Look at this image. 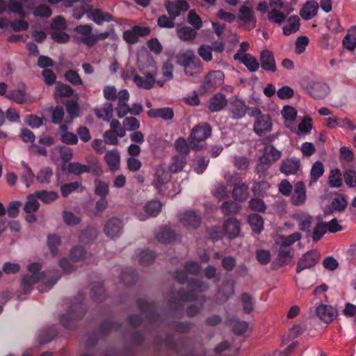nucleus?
I'll use <instances>...</instances> for the list:
<instances>
[{
  "mask_svg": "<svg viewBox=\"0 0 356 356\" xmlns=\"http://www.w3.org/2000/svg\"><path fill=\"white\" fill-rule=\"evenodd\" d=\"M41 264L38 262H33L28 266V270L31 273L24 275L22 279L21 284L25 291L29 290L32 285L43 281L49 287H52L58 280L60 276L57 270L49 272H40Z\"/></svg>",
  "mask_w": 356,
  "mask_h": 356,
  "instance_id": "1",
  "label": "nucleus"
},
{
  "mask_svg": "<svg viewBox=\"0 0 356 356\" xmlns=\"http://www.w3.org/2000/svg\"><path fill=\"white\" fill-rule=\"evenodd\" d=\"M75 299L76 302L68 308L67 313L60 318V324L67 330L74 329L76 321L82 318L86 312V306L83 302L84 294L79 293Z\"/></svg>",
  "mask_w": 356,
  "mask_h": 356,
  "instance_id": "2",
  "label": "nucleus"
},
{
  "mask_svg": "<svg viewBox=\"0 0 356 356\" xmlns=\"http://www.w3.org/2000/svg\"><path fill=\"white\" fill-rule=\"evenodd\" d=\"M136 303L140 312L145 315L149 329H156L164 323L163 315L156 312L157 305L155 301H149L144 298H138L136 300Z\"/></svg>",
  "mask_w": 356,
  "mask_h": 356,
  "instance_id": "3",
  "label": "nucleus"
},
{
  "mask_svg": "<svg viewBox=\"0 0 356 356\" xmlns=\"http://www.w3.org/2000/svg\"><path fill=\"white\" fill-rule=\"evenodd\" d=\"M74 31L81 35V36L78 38L79 41L88 47L95 46L98 40H106L109 35L108 32L92 34V27L89 24L76 26Z\"/></svg>",
  "mask_w": 356,
  "mask_h": 356,
  "instance_id": "4",
  "label": "nucleus"
},
{
  "mask_svg": "<svg viewBox=\"0 0 356 356\" xmlns=\"http://www.w3.org/2000/svg\"><path fill=\"white\" fill-rule=\"evenodd\" d=\"M122 323L118 321H111L104 320L99 325V334L97 332L92 333L86 340V346L92 347L95 346L100 338H106L112 331H118L121 329Z\"/></svg>",
  "mask_w": 356,
  "mask_h": 356,
  "instance_id": "5",
  "label": "nucleus"
},
{
  "mask_svg": "<svg viewBox=\"0 0 356 356\" xmlns=\"http://www.w3.org/2000/svg\"><path fill=\"white\" fill-rule=\"evenodd\" d=\"M211 131V127L207 122L200 123L194 127L188 138L191 148L195 150L201 149L203 146L200 143L210 137Z\"/></svg>",
  "mask_w": 356,
  "mask_h": 356,
  "instance_id": "6",
  "label": "nucleus"
},
{
  "mask_svg": "<svg viewBox=\"0 0 356 356\" xmlns=\"http://www.w3.org/2000/svg\"><path fill=\"white\" fill-rule=\"evenodd\" d=\"M176 57L177 64L184 67L185 74L190 76H195V73L191 70L200 67V60L195 56L194 52L187 50L185 52L179 53Z\"/></svg>",
  "mask_w": 356,
  "mask_h": 356,
  "instance_id": "7",
  "label": "nucleus"
},
{
  "mask_svg": "<svg viewBox=\"0 0 356 356\" xmlns=\"http://www.w3.org/2000/svg\"><path fill=\"white\" fill-rule=\"evenodd\" d=\"M224 73L220 70H213L209 72L204 77L199 92L204 94L208 92L214 91L218 87H220L224 82Z\"/></svg>",
  "mask_w": 356,
  "mask_h": 356,
  "instance_id": "8",
  "label": "nucleus"
},
{
  "mask_svg": "<svg viewBox=\"0 0 356 356\" xmlns=\"http://www.w3.org/2000/svg\"><path fill=\"white\" fill-rule=\"evenodd\" d=\"M197 298V296L194 290H185L181 288L171 294L168 302L172 312L175 313L180 307V302H194Z\"/></svg>",
  "mask_w": 356,
  "mask_h": 356,
  "instance_id": "9",
  "label": "nucleus"
},
{
  "mask_svg": "<svg viewBox=\"0 0 356 356\" xmlns=\"http://www.w3.org/2000/svg\"><path fill=\"white\" fill-rule=\"evenodd\" d=\"M188 338L181 337L175 340V336L173 333L169 332L165 334L163 340L165 346L170 350H175L176 353L180 356L188 355L189 351L186 348Z\"/></svg>",
  "mask_w": 356,
  "mask_h": 356,
  "instance_id": "10",
  "label": "nucleus"
},
{
  "mask_svg": "<svg viewBox=\"0 0 356 356\" xmlns=\"http://www.w3.org/2000/svg\"><path fill=\"white\" fill-rule=\"evenodd\" d=\"M227 181L234 186L232 191L233 197L238 201H244L248 197V186L244 183L241 184V177L238 173H234L227 179Z\"/></svg>",
  "mask_w": 356,
  "mask_h": 356,
  "instance_id": "11",
  "label": "nucleus"
},
{
  "mask_svg": "<svg viewBox=\"0 0 356 356\" xmlns=\"http://www.w3.org/2000/svg\"><path fill=\"white\" fill-rule=\"evenodd\" d=\"M228 106L229 116L234 120H240L245 117L248 108L245 102L237 97L229 99Z\"/></svg>",
  "mask_w": 356,
  "mask_h": 356,
  "instance_id": "12",
  "label": "nucleus"
},
{
  "mask_svg": "<svg viewBox=\"0 0 356 356\" xmlns=\"http://www.w3.org/2000/svg\"><path fill=\"white\" fill-rule=\"evenodd\" d=\"M320 254L315 250H310L304 254L298 260L296 267V273H300L305 269L314 267L319 261Z\"/></svg>",
  "mask_w": 356,
  "mask_h": 356,
  "instance_id": "13",
  "label": "nucleus"
},
{
  "mask_svg": "<svg viewBox=\"0 0 356 356\" xmlns=\"http://www.w3.org/2000/svg\"><path fill=\"white\" fill-rule=\"evenodd\" d=\"M122 221L116 217L108 219L105 223L104 232L105 234L111 238L118 237L122 232Z\"/></svg>",
  "mask_w": 356,
  "mask_h": 356,
  "instance_id": "14",
  "label": "nucleus"
},
{
  "mask_svg": "<svg viewBox=\"0 0 356 356\" xmlns=\"http://www.w3.org/2000/svg\"><path fill=\"white\" fill-rule=\"evenodd\" d=\"M259 63V66L261 65V67L266 72H275L277 71L274 54L268 49H264L260 52Z\"/></svg>",
  "mask_w": 356,
  "mask_h": 356,
  "instance_id": "15",
  "label": "nucleus"
},
{
  "mask_svg": "<svg viewBox=\"0 0 356 356\" xmlns=\"http://www.w3.org/2000/svg\"><path fill=\"white\" fill-rule=\"evenodd\" d=\"M272 129V121L269 115H262L256 118L253 130L259 136L270 131Z\"/></svg>",
  "mask_w": 356,
  "mask_h": 356,
  "instance_id": "16",
  "label": "nucleus"
},
{
  "mask_svg": "<svg viewBox=\"0 0 356 356\" xmlns=\"http://www.w3.org/2000/svg\"><path fill=\"white\" fill-rule=\"evenodd\" d=\"M300 168V161L296 157L287 158L282 161L280 171L286 175H296Z\"/></svg>",
  "mask_w": 356,
  "mask_h": 356,
  "instance_id": "17",
  "label": "nucleus"
},
{
  "mask_svg": "<svg viewBox=\"0 0 356 356\" xmlns=\"http://www.w3.org/2000/svg\"><path fill=\"white\" fill-rule=\"evenodd\" d=\"M316 312L319 318L325 323L332 322L337 316L336 309L323 304H321L316 307Z\"/></svg>",
  "mask_w": 356,
  "mask_h": 356,
  "instance_id": "18",
  "label": "nucleus"
},
{
  "mask_svg": "<svg viewBox=\"0 0 356 356\" xmlns=\"http://www.w3.org/2000/svg\"><path fill=\"white\" fill-rule=\"evenodd\" d=\"M181 222L188 228H197L202 222L200 215L193 211H186L179 218Z\"/></svg>",
  "mask_w": 356,
  "mask_h": 356,
  "instance_id": "19",
  "label": "nucleus"
},
{
  "mask_svg": "<svg viewBox=\"0 0 356 356\" xmlns=\"http://www.w3.org/2000/svg\"><path fill=\"white\" fill-rule=\"evenodd\" d=\"M306 201V188L303 182L299 181L295 185L291 196V202L295 206L302 205Z\"/></svg>",
  "mask_w": 356,
  "mask_h": 356,
  "instance_id": "20",
  "label": "nucleus"
},
{
  "mask_svg": "<svg viewBox=\"0 0 356 356\" xmlns=\"http://www.w3.org/2000/svg\"><path fill=\"white\" fill-rule=\"evenodd\" d=\"M228 102L225 95L218 92L209 99L208 108L211 112L220 111L226 106Z\"/></svg>",
  "mask_w": 356,
  "mask_h": 356,
  "instance_id": "21",
  "label": "nucleus"
},
{
  "mask_svg": "<svg viewBox=\"0 0 356 356\" xmlns=\"http://www.w3.org/2000/svg\"><path fill=\"white\" fill-rule=\"evenodd\" d=\"M329 87L327 84L321 82H314L309 89V94L313 98L319 99L327 95Z\"/></svg>",
  "mask_w": 356,
  "mask_h": 356,
  "instance_id": "22",
  "label": "nucleus"
},
{
  "mask_svg": "<svg viewBox=\"0 0 356 356\" xmlns=\"http://www.w3.org/2000/svg\"><path fill=\"white\" fill-rule=\"evenodd\" d=\"M319 6L316 1H308L301 8L300 15L305 20H309L317 15Z\"/></svg>",
  "mask_w": 356,
  "mask_h": 356,
  "instance_id": "23",
  "label": "nucleus"
},
{
  "mask_svg": "<svg viewBox=\"0 0 356 356\" xmlns=\"http://www.w3.org/2000/svg\"><path fill=\"white\" fill-rule=\"evenodd\" d=\"M133 81L138 88L149 90L153 87L155 83V79L150 73H148L144 77L138 74H136L134 76Z\"/></svg>",
  "mask_w": 356,
  "mask_h": 356,
  "instance_id": "24",
  "label": "nucleus"
},
{
  "mask_svg": "<svg viewBox=\"0 0 356 356\" xmlns=\"http://www.w3.org/2000/svg\"><path fill=\"white\" fill-rule=\"evenodd\" d=\"M223 229L230 238H235L240 233V222L235 218H229L225 222Z\"/></svg>",
  "mask_w": 356,
  "mask_h": 356,
  "instance_id": "25",
  "label": "nucleus"
},
{
  "mask_svg": "<svg viewBox=\"0 0 356 356\" xmlns=\"http://www.w3.org/2000/svg\"><path fill=\"white\" fill-rule=\"evenodd\" d=\"M120 282L126 286H132L138 280V273L132 268H125L120 275Z\"/></svg>",
  "mask_w": 356,
  "mask_h": 356,
  "instance_id": "26",
  "label": "nucleus"
},
{
  "mask_svg": "<svg viewBox=\"0 0 356 356\" xmlns=\"http://www.w3.org/2000/svg\"><path fill=\"white\" fill-rule=\"evenodd\" d=\"M147 114L151 118H159L164 120H172L174 117V111L172 108L169 107L154 108L149 110Z\"/></svg>",
  "mask_w": 356,
  "mask_h": 356,
  "instance_id": "27",
  "label": "nucleus"
},
{
  "mask_svg": "<svg viewBox=\"0 0 356 356\" xmlns=\"http://www.w3.org/2000/svg\"><path fill=\"white\" fill-rule=\"evenodd\" d=\"M156 238L160 242L170 243L176 238L175 232L167 226L161 227L156 234Z\"/></svg>",
  "mask_w": 356,
  "mask_h": 356,
  "instance_id": "28",
  "label": "nucleus"
},
{
  "mask_svg": "<svg viewBox=\"0 0 356 356\" xmlns=\"http://www.w3.org/2000/svg\"><path fill=\"white\" fill-rule=\"evenodd\" d=\"M95 113L98 118L109 122L112 119L113 114V104L109 102H105L103 107L95 109Z\"/></svg>",
  "mask_w": 356,
  "mask_h": 356,
  "instance_id": "29",
  "label": "nucleus"
},
{
  "mask_svg": "<svg viewBox=\"0 0 356 356\" xmlns=\"http://www.w3.org/2000/svg\"><path fill=\"white\" fill-rule=\"evenodd\" d=\"M186 156L182 154H177L172 156L169 170L172 173L181 171L186 165Z\"/></svg>",
  "mask_w": 356,
  "mask_h": 356,
  "instance_id": "30",
  "label": "nucleus"
},
{
  "mask_svg": "<svg viewBox=\"0 0 356 356\" xmlns=\"http://www.w3.org/2000/svg\"><path fill=\"white\" fill-rule=\"evenodd\" d=\"M167 325L173 329L176 332L186 334L190 332L193 324L190 321L180 322L177 321H171L167 323Z\"/></svg>",
  "mask_w": 356,
  "mask_h": 356,
  "instance_id": "31",
  "label": "nucleus"
},
{
  "mask_svg": "<svg viewBox=\"0 0 356 356\" xmlns=\"http://www.w3.org/2000/svg\"><path fill=\"white\" fill-rule=\"evenodd\" d=\"M238 60L249 70L251 72H257L259 68V63L257 59L250 54H245Z\"/></svg>",
  "mask_w": 356,
  "mask_h": 356,
  "instance_id": "32",
  "label": "nucleus"
},
{
  "mask_svg": "<svg viewBox=\"0 0 356 356\" xmlns=\"http://www.w3.org/2000/svg\"><path fill=\"white\" fill-rule=\"evenodd\" d=\"M168 180V175L162 167H157L155 170L154 185L160 190Z\"/></svg>",
  "mask_w": 356,
  "mask_h": 356,
  "instance_id": "33",
  "label": "nucleus"
},
{
  "mask_svg": "<svg viewBox=\"0 0 356 356\" xmlns=\"http://www.w3.org/2000/svg\"><path fill=\"white\" fill-rule=\"evenodd\" d=\"M300 19L296 15H292L288 19V24L283 26V33L289 35L296 33L300 28Z\"/></svg>",
  "mask_w": 356,
  "mask_h": 356,
  "instance_id": "34",
  "label": "nucleus"
},
{
  "mask_svg": "<svg viewBox=\"0 0 356 356\" xmlns=\"http://www.w3.org/2000/svg\"><path fill=\"white\" fill-rule=\"evenodd\" d=\"M248 220L254 232L257 234L261 232L264 229V220L260 215L257 213L250 214Z\"/></svg>",
  "mask_w": 356,
  "mask_h": 356,
  "instance_id": "35",
  "label": "nucleus"
},
{
  "mask_svg": "<svg viewBox=\"0 0 356 356\" xmlns=\"http://www.w3.org/2000/svg\"><path fill=\"white\" fill-rule=\"evenodd\" d=\"M57 335V330L54 327H49L41 330L38 341L40 344H46L53 340Z\"/></svg>",
  "mask_w": 356,
  "mask_h": 356,
  "instance_id": "36",
  "label": "nucleus"
},
{
  "mask_svg": "<svg viewBox=\"0 0 356 356\" xmlns=\"http://www.w3.org/2000/svg\"><path fill=\"white\" fill-rule=\"evenodd\" d=\"M86 162L88 163L86 165L89 168V172L97 177L103 173V168L97 157L94 156H88Z\"/></svg>",
  "mask_w": 356,
  "mask_h": 356,
  "instance_id": "37",
  "label": "nucleus"
},
{
  "mask_svg": "<svg viewBox=\"0 0 356 356\" xmlns=\"http://www.w3.org/2000/svg\"><path fill=\"white\" fill-rule=\"evenodd\" d=\"M91 298L95 301H102L106 297V289L102 284L95 283L92 285L90 292Z\"/></svg>",
  "mask_w": 356,
  "mask_h": 356,
  "instance_id": "38",
  "label": "nucleus"
},
{
  "mask_svg": "<svg viewBox=\"0 0 356 356\" xmlns=\"http://www.w3.org/2000/svg\"><path fill=\"white\" fill-rule=\"evenodd\" d=\"M67 172L69 174L80 176L83 173L89 172V168L79 162H70L67 165Z\"/></svg>",
  "mask_w": 356,
  "mask_h": 356,
  "instance_id": "39",
  "label": "nucleus"
},
{
  "mask_svg": "<svg viewBox=\"0 0 356 356\" xmlns=\"http://www.w3.org/2000/svg\"><path fill=\"white\" fill-rule=\"evenodd\" d=\"M196 30L191 26H183L177 30V35L183 41H190L195 38Z\"/></svg>",
  "mask_w": 356,
  "mask_h": 356,
  "instance_id": "40",
  "label": "nucleus"
},
{
  "mask_svg": "<svg viewBox=\"0 0 356 356\" xmlns=\"http://www.w3.org/2000/svg\"><path fill=\"white\" fill-rule=\"evenodd\" d=\"M342 175L339 169L335 168L330 171L328 184L330 187L339 188L342 186Z\"/></svg>",
  "mask_w": 356,
  "mask_h": 356,
  "instance_id": "41",
  "label": "nucleus"
},
{
  "mask_svg": "<svg viewBox=\"0 0 356 356\" xmlns=\"http://www.w3.org/2000/svg\"><path fill=\"white\" fill-rule=\"evenodd\" d=\"M241 209V206L234 201H226L221 206L222 213L226 216L236 214Z\"/></svg>",
  "mask_w": 356,
  "mask_h": 356,
  "instance_id": "42",
  "label": "nucleus"
},
{
  "mask_svg": "<svg viewBox=\"0 0 356 356\" xmlns=\"http://www.w3.org/2000/svg\"><path fill=\"white\" fill-rule=\"evenodd\" d=\"M74 90L70 86L57 82L55 87V95L60 97H70L72 96Z\"/></svg>",
  "mask_w": 356,
  "mask_h": 356,
  "instance_id": "43",
  "label": "nucleus"
},
{
  "mask_svg": "<svg viewBox=\"0 0 356 356\" xmlns=\"http://www.w3.org/2000/svg\"><path fill=\"white\" fill-rule=\"evenodd\" d=\"M188 286L197 292H204L209 290V286L206 282L197 279V278H190L188 280Z\"/></svg>",
  "mask_w": 356,
  "mask_h": 356,
  "instance_id": "44",
  "label": "nucleus"
},
{
  "mask_svg": "<svg viewBox=\"0 0 356 356\" xmlns=\"http://www.w3.org/2000/svg\"><path fill=\"white\" fill-rule=\"evenodd\" d=\"M94 182L95 194L99 197H106L109 193L108 184L99 179H96Z\"/></svg>",
  "mask_w": 356,
  "mask_h": 356,
  "instance_id": "45",
  "label": "nucleus"
},
{
  "mask_svg": "<svg viewBox=\"0 0 356 356\" xmlns=\"http://www.w3.org/2000/svg\"><path fill=\"white\" fill-rule=\"evenodd\" d=\"M6 97L9 99L13 100L14 102L19 104H24L26 101V92L24 90L21 89H17L10 91L6 95Z\"/></svg>",
  "mask_w": 356,
  "mask_h": 356,
  "instance_id": "46",
  "label": "nucleus"
},
{
  "mask_svg": "<svg viewBox=\"0 0 356 356\" xmlns=\"http://www.w3.org/2000/svg\"><path fill=\"white\" fill-rule=\"evenodd\" d=\"M162 204L159 201L148 202L144 207V210L150 216H156L161 211Z\"/></svg>",
  "mask_w": 356,
  "mask_h": 356,
  "instance_id": "47",
  "label": "nucleus"
},
{
  "mask_svg": "<svg viewBox=\"0 0 356 356\" xmlns=\"http://www.w3.org/2000/svg\"><path fill=\"white\" fill-rule=\"evenodd\" d=\"M21 165L24 168V172L22 175V179L26 186L29 188L33 181L35 175L26 162L22 161Z\"/></svg>",
  "mask_w": 356,
  "mask_h": 356,
  "instance_id": "48",
  "label": "nucleus"
},
{
  "mask_svg": "<svg viewBox=\"0 0 356 356\" xmlns=\"http://www.w3.org/2000/svg\"><path fill=\"white\" fill-rule=\"evenodd\" d=\"M324 166L322 162L318 161L314 163L310 170L311 182H316L324 173Z\"/></svg>",
  "mask_w": 356,
  "mask_h": 356,
  "instance_id": "49",
  "label": "nucleus"
},
{
  "mask_svg": "<svg viewBox=\"0 0 356 356\" xmlns=\"http://www.w3.org/2000/svg\"><path fill=\"white\" fill-rule=\"evenodd\" d=\"M60 244V238L58 236L54 234H51L47 236V246L49 249L51 254L55 257L58 253V247Z\"/></svg>",
  "mask_w": 356,
  "mask_h": 356,
  "instance_id": "50",
  "label": "nucleus"
},
{
  "mask_svg": "<svg viewBox=\"0 0 356 356\" xmlns=\"http://www.w3.org/2000/svg\"><path fill=\"white\" fill-rule=\"evenodd\" d=\"M81 188L83 191V186L80 182L74 181L68 184H65L60 187V192L64 197H67L70 194Z\"/></svg>",
  "mask_w": 356,
  "mask_h": 356,
  "instance_id": "51",
  "label": "nucleus"
},
{
  "mask_svg": "<svg viewBox=\"0 0 356 356\" xmlns=\"http://www.w3.org/2000/svg\"><path fill=\"white\" fill-rule=\"evenodd\" d=\"M35 195L45 204H50L58 197L57 193L54 191H42L35 192Z\"/></svg>",
  "mask_w": 356,
  "mask_h": 356,
  "instance_id": "52",
  "label": "nucleus"
},
{
  "mask_svg": "<svg viewBox=\"0 0 356 356\" xmlns=\"http://www.w3.org/2000/svg\"><path fill=\"white\" fill-rule=\"evenodd\" d=\"M232 325V331L236 335H241L244 334L248 330V323L243 321H240L237 318H232L230 320Z\"/></svg>",
  "mask_w": 356,
  "mask_h": 356,
  "instance_id": "53",
  "label": "nucleus"
},
{
  "mask_svg": "<svg viewBox=\"0 0 356 356\" xmlns=\"http://www.w3.org/2000/svg\"><path fill=\"white\" fill-rule=\"evenodd\" d=\"M187 22L195 30H200L202 27V20L195 10H191L188 12Z\"/></svg>",
  "mask_w": 356,
  "mask_h": 356,
  "instance_id": "54",
  "label": "nucleus"
},
{
  "mask_svg": "<svg viewBox=\"0 0 356 356\" xmlns=\"http://www.w3.org/2000/svg\"><path fill=\"white\" fill-rule=\"evenodd\" d=\"M104 159L111 170H115L120 163V155L114 152L110 151L105 154Z\"/></svg>",
  "mask_w": 356,
  "mask_h": 356,
  "instance_id": "55",
  "label": "nucleus"
},
{
  "mask_svg": "<svg viewBox=\"0 0 356 356\" xmlns=\"http://www.w3.org/2000/svg\"><path fill=\"white\" fill-rule=\"evenodd\" d=\"M156 258V254L154 251L148 249L143 250L139 254V263L143 265L152 264Z\"/></svg>",
  "mask_w": 356,
  "mask_h": 356,
  "instance_id": "56",
  "label": "nucleus"
},
{
  "mask_svg": "<svg viewBox=\"0 0 356 356\" xmlns=\"http://www.w3.org/2000/svg\"><path fill=\"white\" fill-rule=\"evenodd\" d=\"M52 175V170L49 167H45L38 172L36 179L41 184H49Z\"/></svg>",
  "mask_w": 356,
  "mask_h": 356,
  "instance_id": "57",
  "label": "nucleus"
},
{
  "mask_svg": "<svg viewBox=\"0 0 356 356\" xmlns=\"http://www.w3.org/2000/svg\"><path fill=\"white\" fill-rule=\"evenodd\" d=\"M299 229L302 232H310L311 225L313 222V217L304 214L298 217Z\"/></svg>",
  "mask_w": 356,
  "mask_h": 356,
  "instance_id": "58",
  "label": "nucleus"
},
{
  "mask_svg": "<svg viewBox=\"0 0 356 356\" xmlns=\"http://www.w3.org/2000/svg\"><path fill=\"white\" fill-rule=\"evenodd\" d=\"M327 224L323 222H318L316 225L315 226L314 231H313V235H312V239L313 241L317 242L327 232Z\"/></svg>",
  "mask_w": 356,
  "mask_h": 356,
  "instance_id": "59",
  "label": "nucleus"
},
{
  "mask_svg": "<svg viewBox=\"0 0 356 356\" xmlns=\"http://www.w3.org/2000/svg\"><path fill=\"white\" fill-rule=\"evenodd\" d=\"M268 19L271 22L280 24L286 19V15L276 8H273L268 12Z\"/></svg>",
  "mask_w": 356,
  "mask_h": 356,
  "instance_id": "60",
  "label": "nucleus"
},
{
  "mask_svg": "<svg viewBox=\"0 0 356 356\" xmlns=\"http://www.w3.org/2000/svg\"><path fill=\"white\" fill-rule=\"evenodd\" d=\"M65 106L67 112L70 115V120H72L79 116V106L76 101L68 100Z\"/></svg>",
  "mask_w": 356,
  "mask_h": 356,
  "instance_id": "61",
  "label": "nucleus"
},
{
  "mask_svg": "<svg viewBox=\"0 0 356 356\" xmlns=\"http://www.w3.org/2000/svg\"><path fill=\"white\" fill-rule=\"evenodd\" d=\"M343 179L346 184L350 188L356 187V171L353 169H347L343 172Z\"/></svg>",
  "mask_w": 356,
  "mask_h": 356,
  "instance_id": "62",
  "label": "nucleus"
},
{
  "mask_svg": "<svg viewBox=\"0 0 356 356\" xmlns=\"http://www.w3.org/2000/svg\"><path fill=\"white\" fill-rule=\"evenodd\" d=\"M241 299L243 309L245 313H251L253 311V302L252 296L247 293H243L241 294Z\"/></svg>",
  "mask_w": 356,
  "mask_h": 356,
  "instance_id": "63",
  "label": "nucleus"
},
{
  "mask_svg": "<svg viewBox=\"0 0 356 356\" xmlns=\"http://www.w3.org/2000/svg\"><path fill=\"white\" fill-rule=\"evenodd\" d=\"M86 250L81 245H76L72 248L70 252V258L73 261H79L83 259Z\"/></svg>",
  "mask_w": 356,
  "mask_h": 356,
  "instance_id": "64",
  "label": "nucleus"
}]
</instances>
